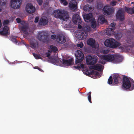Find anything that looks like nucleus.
Wrapping results in <instances>:
<instances>
[{"label": "nucleus", "instance_id": "24", "mask_svg": "<svg viewBox=\"0 0 134 134\" xmlns=\"http://www.w3.org/2000/svg\"><path fill=\"white\" fill-rule=\"evenodd\" d=\"M106 32L107 35H110L114 34V30L112 28H108L106 30Z\"/></svg>", "mask_w": 134, "mask_h": 134}, {"label": "nucleus", "instance_id": "29", "mask_svg": "<svg viewBox=\"0 0 134 134\" xmlns=\"http://www.w3.org/2000/svg\"><path fill=\"white\" fill-rule=\"evenodd\" d=\"M48 22L47 18L44 17L42 18V25H46Z\"/></svg>", "mask_w": 134, "mask_h": 134}, {"label": "nucleus", "instance_id": "4", "mask_svg": "<svg viewBox=\"0 0 134 134\" xmlns=\"http://www.w3.org/2000/svg\"><path fill=\"white\" fill-rule=\"evenodd\" d=\"M53 15L56 18L62 19L64 20L69 18L67 12L64 10H57L54 11Z\"/></svg>", "mask_w": 134, "mask_h": 134}, {"label": "nucleus", "instance_id": "35", "mask_svg": "<svg viewBox=\"0 0 134 134\" xmlns=\"http://www.w3.org/2000/svg\"><path fill=\"white\" fill-rule=\"evenodd\" d=\"M90 72L89 71V70H87L86 71H84L83 72V73L84 74L87 75H89L91 74V73H90Z\"/></svg>", "mask_w": 134, "mask_h": 134}, {"label": "nucleus", "instance_id": "1", "mask_svg": "<svg viewBox=\"0 0 134 134\" xmlns=\"http://www.w3.org/2000/svg\"><path fill=\"white\" fill-rule=\"evenodd\" d=\"M121 57L117 55H104L101 56L99 62L103 64L105 63V61L107 62H113L114 63H118L121 62Z\"/></svg>", "mask_w": 134, "mask_h": 134}, {"label": "nucleus", "instance_id": "41", "mask_svg": "<svg viewBox=\"0 0 134 134\" xmlns=\"http://www.w3.org/2000/svg\"><path fill=\"white\" fill-rule=\"evenodd\" d=\"M37 2H38L39 4L40 5H41L42 4V0H36Z\"/></svg>", "mask_w": 134, "mask_h": 134}, {"label": "nucleus", "instance_id": "52", "mask_svg": "<svg viewBox=\"0 0 134 134\" xmlns=\"http://www.w3.org/2000/svg\"><path fill=\"white\" fill-rule=\"evenodd\" d=\"M118 1H120V0H117Z\"/></svg>", "mask_w": 134, "mask_h": 134}, {"label": "nucleus", "instance_id": "2", "mask_svg": "<svg viewBox=\"0 0 134 134\" xmlns=\"http://www.w3.org/2000/svg\"><path fill=\"white\" fill-rule=\"evenodd\" d=\"M78 28L80 29V30L78 31L77 33L78 35V38L80 40L84 39L87 36L88 32L90 30V27L89 26L87 25L83 26L82 27L81 25L79 24L78 25Z\"/></svg>", "mask_w": 134, "mask_h": 134}, {"label": "nucleus", "instance_id": "45", "mask_svg": "<svg viewBox=\"0 0 134 134\" xmlns=\"http://www.w3.org/2000/svg\"><path fill=\"white\" fill-rule=\"evenodd\" d=\"M34 68L36 69H38L40 71H41V69L39 68L38 67V66H35L34 67Z\"/></svg>", "mask_w": 134, "mask_h": 134}, {"label": "nucleus", "instance_id": "42", "mask_svg": "<svg viewBox=\"0 0 134 134\" xmlns=\"http://www.w3.org/2000/svg\"><path fill=\"white\" fill-rule=\"evenodd\" d=\"M51 38L53 40H54L56 38V36L55 35H53L51 36Z\"/></svg>", "mask_w": 134, "mask_h": 134}, {"label": "nucleus", "instance_id": "20", "mask_svg": "<svg viewBox=\"0 0 134 134\" xmlns=\"http://www.w3.org/2000/svg\"><path fill=\"white\" fill-rule=\"evenodd\" d=\"M89 67L90 69H94L100 71L102 70L103 68L102 65L100 64H97L95 65L90 66Z\"/></svg>", "mask_w": 134, "mask_h": 134}, {"label": "nucleus", "instance_id": "48", "mask_svg": "<svg viewBox=\"0 0 134 134\" xmlns=\"http://www.w3.org/2000/svg\"><path fill=\"white\" fill-rule=\"evenodd\" d=\"M41 19L40 20V22L39 23V24L40 25H41L42 24V21H41Z\"/></svg>", "mask_w": 134, "mask_h": 134}, {"label": "nucleus", "instance_id": "3", "mask_svg": "<svg viewBox=\"0 0 134 134\" xmlns=\"http://www.w3.org/2000/svg\"><path fill=\"white\" fill-rule=\"evenodd\" d=\"M104 44L106 46L110 48H114L119 47V48L121 49L122 52L125 50L126 48L125 46L121 45L119 43L116 42L112 38L106 40Z\"/></svg>", "mask_w": 134, "mask_h": 134}, {"label": "nucleus", "instance_id": "22", "mask_svg": "<svg viewBox=\"0 0 134 134\" xmlns=\"http://www.w3.org/2000/svg\"><path fill=\"white\" fill-rule=\"evenodd\" d=\"M57 41L59 43H63L66 41L64 36L62 35H59L57 38Z\"/></svg>", "mask_w": 134, "mask_h": 134}, {"label": "nucleus", "instance_id": "40", "mask_svg": "<svg viewBox=\"0 0 134 134\" xmlns=\"http://www.w3.org/2000/svg\"><path fill=\"white\" fill-rule=\"evenodd\" d=\"M39 19V18L38 17H36L35 19V23H37L38 22Z\"/></svg>", "mask_w": 134, "mask_h": 134}, {"label": "nucleus", "instance_id": "25", "mask_svg": "<svg viewBox=\"0 0 134 134\" xmlns=\"http://www.w3.org/2000/svg\"><path fill=\"white\" fill-rule=\"evenodd\" d=\"M105 21V19L104 16H100L98 18V23L100 24H103L104 23Z\"/></svg>", "mask_w": 134, "mask_h": 134}, {"label": "nucleus", "instance_id": "17", "mask_svg": "<svg viewBox=\"0 0 134 134\" xmlns=\"http://www.w3.org/2000/svg\"><path fill=\"white\" fill-rule=\"evenodd\" d=\"M72 20L75 24H79L81 22V19L78 14H74L72 17Z\"/></svg>", "mask_w": 134, "mask_h": 134}, {"label": "nucleus", "instance_id": "10", "mask_svg": "<svg viewBox=\"0 0 134 134\" xmlns=\"http://www.w3.org/2000/svg\"><path fill=\"white\" fill-rule=\"evenodd\" d=\"M9 23V21L8 20H4L3 22L4 27L3 31H0V34L2 35H7L9 34V29L7 25Z\"/></svg>", "mask_w": 134, "mask_h": 134}, {"label": "nucleus", "instance_id": "8", "mask_svg": "<svg viewBox=\"0 0 134 134\" xmlns=\"http://www.w3.org/2000/svg\"><path fill=\"white\" fill-rule=\"evenodd\" d=\"M87 63L88 65H93L96 62L97 58L95 55L91 56L88 55L86 57Z\"/></svg>", "mask_w": 134, "mask_h": 134}, {"label": "nucleus", "instance_id": "19", "mask_svg": "<svg viewBox=\"0 0 134 134\" xmlns=\"http://www.w3.org/2000/svg\"><path fill=\"white\" fill-rule=\"evenodd\" d=\"M69 6L71 10H75L77 8L76 1L75 0L71 1L70 2Z\"/></svg>", "mask_w": 134, "mask_h": 134}, {"label": "nucleus", "instance_id": "23", "mask_svg": "<svg viewBox=\"0 0 134 134\" xmlns=\"http://www.w3.org/2000/svg\"><path fill=\"white\" fill-rule=\"evenodd\" d=\"M125 9L126 12L130 14L134 13V7H133L132 8H130L127 7H125Z\"/></svg>", "mask_w": 134, "mask_h": 134}, {"label": "nucleus", "instance_id": "39", "mask_svg": "<svg viewBox=\"0 0 134 134\" xmlns=\"http://www.w3.org/2000/svg\"><path fill=\"white\" fill-rule=\"evenodd\" d=\"M134 88V83H133L131 87L130 88V90H132Z\"/></svg>", "mask_w": 134, "mask_h": 134}, {"label": "nucleus", "instance_id": "46", "mask_svg": "<svg viewBox=\"0 0 134 134\" xmlns=\"http://www.w3.org/2000/svg\"><path fill=\"white\" fill-rule=\"evenodd\" d=\"M44 31H43V32H42V33H43V34H44ZM46 35H44V36H46V37H47V33H46Z\"/></svg>", "mask_w": 134, "mask_h": 134}, {"label": "nucleus", "instance_id": "43", "mask_svg": "<svg viewBox=\"0 0 134 134\" xmlns=\"http://www.w3.org/2000/svg\"><path fill=\"white\" fill-rule=\"evenodd\" d=\"M115 23H111V26L112 27H114L115 26Z\"/></svg>", "mask_w": 134, "mask_h": 134}, {"label": "nucleus", "instance_id": "16", "mask_svg": "<svg viewBox=\"0 0 134 134\" xmlns=\"http://www.w3.org/2000/svg\"><path fill=\"white\" fill-rule=\"evenodd\" d=\"M124 10L122 9H121L118 11L116 15V17L120 20H122L124 19Z\"/></svg>", "mask_w": 134, "mask_h": 134}, {"label": "nucleus", "instance_id": "38", "mask_svg": "<svg viewBox=\"0 0 134 134\" xmlns=\"http://www.w3.org/2000/svg\"><path fill=\"white\" fill-rule=\"evenodd\" d=\"M117 2L115 1L112 2L110 3V4L112 6H114L116 5Z\"/></svg>", "mask_w": 134, "mask_h": 134}, {"label": "nucleus", "instance_id": "12", "mask_svg": "<svg viewBox=\"0 0 134 134\" xmlns=\"http://www.w3.org/2000/svg\"><path fill=\"white\" fill-rule=\"evenodd\" d=\"M25 9L27 12L30 13H32L35 11V7L31 3H28L26 5Z\"/></svg>", "mask_w": 134, "mask_h": 134}, {"label": "nucleus", "instance_id": "30", "mask_svg": "<svg viewBox=\"0 0 134 134\" xmlns=\"http://www.w3.org/2000/svg\"><path fill=\"white\" fill-rule=\"evenodd\" d=\"M33 55L35 58L37 59H41V55L33 53Z\"/></svg>", "mask_w": 134, "mask_h": 134}, {"label": "nucleus", "instance_id": "14", "mask_svg": "<svg viewBox=\"0 0 134 134\" xmlns=\"http://www.w3.org/2000/svg\"><path fill=\"white\" fill-rule=\"evenodd\" d=\"M87 43L88 45L92 47L93 48H97L99 47L98 43H95V40L92 38L89 39Z\"/></svg>", "mask_w": 134, "mask_h": 134}, {"label": "nucleus", "instance_id": "44", "mask_svg": "<svg viewBox=\"0 0 134 134\" xmlns=\"http://www.w3.org/2000/svg\"><path fill=\"white\" fill-rule=\"evenodd\" d=\"M16 20L18 23H20L21 21V19L19 18H17Z\"/></svg>", "mask_w": 134, "mask_h": 134}, {"label": "nucleus", "instance_id": "33", "mask_svg": "<svg viewBox=\"0 0 134 134\" xmlns=\"http://www.w3.org/2000/svg\"><path fill=\"white\" fill-rule=\"evenodd\" d=\"M91 93H88V94H87L88 95V100L89 101L90 103H92V101H91Z\"/></svg>", "mask_w": 134, "mask_h": 134}, {"label": "nucleus", "instance_id": "28", "mask_svg": "<svg viewBox=\"0 0 134 134\" xmlns=\"http://www.w3.org/2000/svg\"><path fill=\"white\" fill-rule=\"evenodd\" d=\"M80 66L82 68L84 69L85 68L86 70H87L88 69L87 68H86V65H85L83 64H81L80 65V66L79 65L77 66H74V67L76 68H77L78 69H79L80 68Z\"/></svg>", "mask_w": 134, "mask_h": 134}, {"label": "nucleus", "instance_id": "49", "mask_svg": "<svg viewBox=\"0 0 134 134\" xmlns=\"http://www.w3.org/2000/svg\"><path fill=\"white\" fill-rule=\"evenodd\" d=\"M133 3H133V2H132L131 3V4H133Z\"/></svg>", "mask_w": 134, "mask_h": 134}, {"label": "nucleus", "instance_id": "6", "mask_svg": "<svg viewBox=\"0 0 134 134\" xmlns=\"http://www.w3.org/2000/svg\"><path fill=\"white\" fill-rule=\"evenodd\" d=\"M37 38L40 41V42H37L35 40H32L30 41L31 47H32L38 49L41 43L42 40V34L41 32L39 33L37 37Z\"/></svg>", "mask_w": 134, "mask_h": 134}, {"label": "nucleus", "instance_id": "37", "mask_svg": "<svg viewBox=\"0 0 134 134\" xmlns=\"http://www.w3.org/2000/svg\"><path fill=\"white\" fill-rule=\"evenodd\" d=\"M109 52V51L107 49H106L102 51V52L104 54H106L108 53Z\"/></svg>", "mask_w": 134, "mask_h": 134}, {"label": "nucleus", "instance_id": "9", "mask_svg": "<svg viewBox=\"0 0 134 134\" xmlns=\"http://www.w3.org/2000/svg\"><path fill=\"white\" fill-rule=\"evenodd\" d=\"M51 53V52L49 51H48L47 53H46V56L48 58L49 60L52 62L53 64L56 65H59V59L56 56H53L49 57V56Z\"/></svg>", "mask_w": 134, "mask_h": 134}, {"label": "nucleus", "instance_id": "53", "mask_svg": "<svg viewBox=\"0 0 134 134\" xmlns=\"http://www.w3.org/2000/svg\"><path fill=\"white\" fill-rule=\"evenodd\" d=\"M1 9H0V11H1Z\"/></svg>", "mask_w": 134, "mask_h": 134}, {"label": "nucleus", "instance_id": "21", "mask_svg": "<svg viewBox=\"0 0 134 134\" xmlns=\"http://www.w3.org/2000/svg\"><path fill=\"white\" fill-rule=\"evenodd\" d=\"M103 10L105 15H108L111 12L110 7L109 6H106L104 7Z\"/></svg>", "mask_w": 134, "mask_h": 134}, {"label": "nucleus", "instance_id": "32", "mask_svg": "<svg viewBox=\"0 0 134 134\" xmlns=\"http://www.w3.org/2000/svg\"><path fill=\"white\" fill-rule=\"evenodd\" d=\"M60 2L64 6H66L68 4V2L66 0H60Z\"/></svg>", "mask_w": 134, "mask_h": 134}, {"label": "nucleus", "instance_id": "27", "mask_svg": "<svg viewBox=\"0 0 134 134\" xmlns=\"http://www.w3.org/2000/svg\"><path fill=\"white\" fill-rule=\"evenodd\" d=\"M113 78L115 83L116 84L118 83V80L120 78L119 75L118 74H115L113 76Z\"/></svg>", "mask_w": 134, "mask_h": 134}, {"label": "nucleus", "instance_id": "47", "mask_svg": "<svg viewBox=\"0 0 134 134\" xmlns=\"http://www.w3.org/2000/svg\"><path fill=\"white\" fill-rule=\"evenodd\" d=\"M93 0H88V1L89 3H90Z\"/></svg>", "mask_w": 134, "mask_h": 134}, {"label": "nucleus", "instance_id": "13", "mask_svg": "<svg viewBox=\"0 0 134 134\" xmlns=\"http://www.w3.org/2000/svg\"><path fill=\"white\" fill-rule=\"evenodd\" d=\"M28 26L26 23H24V24L20 27V30L26 34L28 35L29 34H31L32 31H30V29L27 28Z\"/></svg>", "mask_w": 134, "mask_h": 134}, {"label": "nucleus", "instance_id": "7", "mask_svg": "<svg viewBox=\"0 0 134 134\" xmlns=\"http://www.w3.org/2000/svg\"><path fill=\"white\" fill-rule=\"evenodd\" d=\"M76 56V63H80L83 61L84 58V55L83 53L80 50L76 51L75 53Z\"/></svg>", "mask_w": 134, "mask_h": 134}, {"label": "nucleus", "instance_id": "31", "mask_svg": "<svg viewBox=\"0 0 134 134\" xmlns=\"http://www.w3.org/2000/svg\"><path fill=\"white\" fill-rule=\"evenodd\" d=\"M50 48L51 50L54 52H55L58 50L57 48L56 47L53 46H51Z\"/></svg>", "mask_w": 134, "mask_h": 134}, {"label": "nucleus", "instance_id": "15", "mask_svg": "<svg viewBox=\"0 0 134 134\" xmlns=\"http://www.w3.org/2000/svg\"><path fill=\"white\" fill-rule=\"evenodd\" d=\"M122 86L124 89H128L131 87L130 82L129 79L125 77L124 78V82Z\"/></svg>", "mask_w": 134, "mask_h": 134}, {"label": "nucleus", "instance_id": "54", "mask_svg": "<svg viewBox=\"0 0 134 134\" xmlns=\"http://www.w3.org/2000/svg\"><path fill=\"white\" fill-rule=\"evenodd\" d=\"M133 7H134V6Z\"/></svg>", "mask_w": 134, "mask_h": 134}, {"label": "nucleus", "instance_id": "34", "mask_svg": "<svg viewBox=\"0 0 134 134\" xmlns=\"http://www.w3.org/2000/svg\"><path fill=\"white\" fill-rule=\"evenodd\" d=\"M112 77L110 76L108 80V83L109 84H111L112 83Z\"/></svg>", "mask_w": 134, "mask_h": 134}, {"label": "nucleus", "instance_id": "18", "mask_svg": "<svg viewBox=\"0 0 134 134\" xmlns=\"http://www.w3.org/2000/svg\"><path fill=\"white\" fill-rule=\"evenodd\" d=\"M72 59H63L61 61L62 64L63 66L65 67L66 66L71 65L72 63Z\"/></svg>", "mask_w": 134, "mask_h": 134}, {"label": "nucleus", "instance_id": "50", "mask_svg": "<svg viewBox=\"0 0 134 134\" xmlns=\"http://www.w3.org/2000/svg\"><path fill=\"white\" fill-rule=\"evenodd\" d=\"M48 4V2H47V4H46V5H47Z\"/></svg>", "mask_w": 134, "mask_h": 134}, {"label": "nucleus", "instance_id": "51", "mask_svg": "<svg viewBox=\"0 0 134 134\" xmlns=\"http://www.w3.org/2000/svg\"><path fill=\"white\" fill-rule=\"evenodd\" d=\"M98 8L99 9L100 8L98 6Z\"/></svg>", "mask_w": 134, "mask_h": 134}, {"label": "nucleus", "instance_id": "5", "mask_svg": "<svg viewBox=\"0 0 134 134\" xmlns=\"http://www.w3.org/2000/svg\"><path fill=\"white\" fill-rule=\"evenodd\" d=\"M83 18L85 21L86 22L91 21V26L92 28H94L96 27L97 24L95 20L93 17V16L91 13H89L84 15L83 16Z\"/></svg>", "mask_w": 134, "mask_h": 134}, {"label": "nucleus", "instance_id": "26", "mask_svg": "<svg viewBox=\"0 0 134 134\" xmlns=\"http://www.w3.org/2000/svg\"><path fill=\"white\" fill-rule=\"evenodd\" d=\"M83 9L85 11H89L92 10L93 9V8L88 5H87L84 6Z\"/></svg>", "mask_w": 134, "mask_h": 134}, {"label": "nucleus", "instance_id": "11", "mask_svg": "<svg viewBox=\"0 0 134 134\" xmlns=\"http://www.w3.org/2000/svg\"><path fill=\"white\" fill-rule=\"evenodd\" d=\"M11 7L15 9L19 8L21 4V0H11Z\"/></svg>", "mask_w": 134, "mask_h": 134}, {"label": "nucleus", "instance_id": "36", "mask_svg": "<svg viewBox=\"0 0 134 134\" xmlns=\"http://www.w3.org/2000/svg\"><path fill=\"white\" fill-rule=\"evenodd\" d=\"M77 46L80 48H82L83 46V43L81 42L80 43L77 44Z\"/></svg>", "mask_w": 134, "mask_h": 134}]
</instances>
